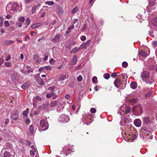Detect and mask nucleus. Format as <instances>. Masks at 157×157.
Segmentation results:
<instances>
[{"instance_id": "nucleus-45", "label": "nucleus", "mask_w": 157, "mask_h": 157, "mask_svg": "<svg viewBox=\"0 0 157 157\" xmlns=\"http://www.w3.org/2000/svg\"><path fill=\"white\" fill-rule=\"evenodd\" d=\"M15 30V29L13 26L10 27L8 29V30L10 31H13L14 30Z\"/></svg>"}, {"instance_id": "nucleus-2", "label": "nucleus", "mask_w": 157, "mask_h": 157, "mask_svg": "<svg viewBox=\"0 0 157 157\" xmlns=\"http://www.w3.org/2000/svg\"><path fill=\"white\" fill-rule=\"evenodd\" d=\"M40 125L41 128V129L42 131H44L48 128V124L44 120H42L40 121Z\"/></svg>"}, {"instance_id": "nucleus-17", "label": "nucleus", "mask_w": 157, "mask_h": 157, "mask_svg": "<svg viewBox=\"0 0 157 157\" xmlns=\"http://www.w3.org/2000/svg\"><path fill=\"white\" fill-rule=\"evenodd\" d=\"M33 58L36 63H39L40 62L41 59L38 58V56L37 55H34Z\"/></svg>"}, {"instance_id": "nucleus-12", "label": "nucleus", "mask_w": 157, "mask_h": 157, "mask_svg": "<svg viewBox=\"0 0 157 157\" xmlns=\"http://www.w3.org/2000/svg\"><path fill=\"white\" fill-rule=\"evenodd\" d=\"M61 36L60 35H57L54 38L52 39V41L54 42H57L59 41Z\"/></svg>"}, {"instance_id": "nucleus-23", "label": "nucleus", "mask_w": 157, "mask_h": 157, "mask_svg": "<svg viewBox=\"0 0 157 157\" xmlns=\"http://www.w3.org/2000/svg\"><path fill=\"white\" fill-rule=\"evenodd\" d=\"M57 103V101L56 100V101H53L51 102V103H50V106L51 107H54L56 105Z\"/></svg>"}, {"instance_id": "nucleus-62", "label": "nucleus", "mask_w": 157, "mask_h": 157, "mask_svg": "<svg viewBox=\"0 0 157 157\" xmlns=\"http://www.w3.org/2000/svg\"><path fill=\"white\" fill-rule=\"evenodd\" d=\"M35 151H33L30 150V154H32L33 156H34L35 154L34 153Z\"/></svg>"}, {"instance_id": "nucleus-57", "label": "nucleus", "mask_w": 157, "mask_h": 157, "mask_svg": "<svg viewBox=\"0 0 157 157\" xmlns=\"http://www.w3.org/2000/svg\"><path fill=\"white\" fill-rule=\"evenodd\" d=\"M30 122V120L28 119H27L25 120V123L28 125L29 124Z\"/></svg>"}, {"instance_id": "nucleus-13", "label": "nucleus", "mask_w": 157, "mask_h": 157, "mask_svg": "<svg viewBox=\"0 0 157 157\" xmlns=\"http://www.w3.org/2000/svg\"><path fill=\"white\" fill-rule=\"evenodd\" d=\"M130 86L132 89H135L137 88V84L136 82H132L131 83Z\"/></svg>"}, {"instance_id": "nucleus-43", "label": "nucleus", "mask_w": 157, "mask_h": 157, "mask_svg": "<svg viewBox=\"0 0 157 157\" xmlns=\"http://www.w3.org/2000/svg\"><path fill=\"white\" fill-rule=\"evenodd\" d=\"M90 112L92 113H95L96 112V110L95 108H91L90 109Z\"/></svg>"}, {"instance_id": "nucleus-6", "label": "nucleus", "mask_w": 157, "mask_h": 157, "mask_svg": "<svg viewBox=\"0 0 157 157\" xmlns=\"http://www.w3.org/2000/svg\"><path fill=\"white\" fill-rule=\"evenodd\" d=\"M141 77L144 81L146 80L147 79L150 77L148 72L146 71H144L142 74Z\"/></svg>"}, {"instance_id": "nucleus-34", "label": "nucleus", "mask_w": 157, "mask_h": 157, "mask_svg": "<svg viewBox=\"0 0 157 157\" xmlns=\"http://www.w3.org/2000/svg\"><path fill=\"white\" fill-rule=\"evenodd\" d=\"M5 65L6 67H9L11 66L12 64L11 63L6 62L5 63Z\"/></svg>"}, {"instance_id": "nucleus-26", "label": "nucleus", "mask_w": 157, "mask_h": 157, "mask_svg": "<svg viewBox=\"0 0 157 157\" xmlns=\"http://www.w3.org/2000/svg\"><path fill=\"white\" fill-rule=\"evenodd\" d=\"M152 23L155 26H157V18H155L152 21Z\"/></svg>"}, {"instance_id": "nucleus-55", "label": "nucleus", "mask_w": 157, "mask_h": 157, "mask_svg": "<svg viewBox=\"0 0 157 157\" xmlns=\"http://www.w3.org/2000/svg\"><path fill=\"white\" fill-rule=\"evenodd\" d=\"M4 59L2 58H0V66H1L3 63Z\"/></svg>"}, {"instance_id": "nucleus-14", "label": "nucleus", "mask_w": 157, "mask_h": 157, "mask_svg": "<svg viewBox=\"0 0 157 157\" xmlns=\"http://www.w3.org/2000/svg\"><path fill=\"white\" fill-rule=\"evenodd\" d=\"M29 85V82H25L21 85V87L23 89H25L27 88Z\"/></svg>"}, {"instance_id": "nucleus-32", "label": "nucleus", "mask_w": 157, "mask_h": 157, "mask_svg": "<svg viewBox=\"0 0 157 157\" xmlns=\"http://www.w3.org/2000/svg\"><path fill=\"white\" fill-rule=\"evenodd\" d=\"M104 78L107 79H108L110 77V75L109 74L107 73L105 74L104 75Z\"/></svg>"}, {"instance_id": "nucleus-22", "label": "nucleus", "mask_w": 157, "mask_h": 157, "mask_svg": "<svg viewBox=\"0 0 157 157\" xmlns=\"http://www.w3.org/2000/svg\"><path fill=\"white\" fill-rule=\"evenodd\" d=\"M3 154V156L4 157H11V155L10 153L8 151L5 152Z\"/></svg>"}, {"instance_id": "nucleus-31", "label": "nucleus", "mask_w": 157, "mask_h": 157, "mask_svg": "<svg viewBox=\"0 0 157 157\" xmlns=\"http://www.w3.org/2000/svg\"><path fill=\"white\" fill-rule=\"evenodd\" d=\"M155 2V0H149V5L151 6H153Z\"/></svg>"}, {"instance_id": "nucleus-8", "label": "nucleus", "mask_w": 157, "mask_h": 157, "mask_svg": "<svg viewBox=\"0 0 157 157\" xmlns=\"http://www.w3.org/2000/svg\"><path fill=\"white\" fill-rule=\"evenodd\" d=\"M121 84L120 79L118 78H117L115 80L114 82V84L115 86L117 88H119L121 86L120 85Z\"/></svg>"}, {"instance_id": "nucleus-5", "label": "nucleus", "mask_w": 157, "mask_h": 157, "mask_svg": "<svg viewBox=\"0 0 157 157\" xmlns=\"http://www.w3.org/2000/svg\"><path fill=\"white\" fill-rule=\"evenodd\" d=\"M17 9H18V7L16 5H12L11 3L8 4L6 7V10H17Z\"/></svg>"}, {"instance_id": "nucleus-42", "label": "nucleus", "mask_w": 157, "mask_h": 157, "mask_svg": "<svg viewBox=\"0 0 157 157\" xmlns=\"http://www.w3.org/2000/svg\"><path fill=\"white\" fill-rule=\"evenodd\" d=\"M73 23L74 24H76V25L75 26L76 27L77 25L78 24V20L76 19H74L73 20Z\"/></svg>"}, {"instance_id": "nucleus-4", "label": "nucleus", "mask_w": 157, "mask_h": 157, "mask_svg": "<svg viewBox=\"0 0 157 157\" xmlns=\"http://www.w3.org/2000/svg\"><path fill=\"white\" fill-rule=\"evenodd\" d=\"M20 78V75L16 73L13 74L11 76V79L14 82H18Z\"/></svg>"}, {"instance_id": "nucleus-59", "label": "nucleus", "mask_w": 157, "mask_h": 157, "mask_svg": "<svg viewBox=\"0 0 157 157\" xmlns=\"http://www.w3.org/2000/svg\"><path fill=\"white\" fill-rule=\"evenodd\" d=\"M26 145L29 146L31 145V143L28 140L26 141Z\"/></svg>"}, {"instance_id": "nucleus-40", "label": "nucleus", "mask_w": 157, "mask_h": 157, "mask_svg": "<svg viewBox=\"0 0 157 157\" xmlns=\"http://www.w3.org/2000/svg\"><path fill=\"white\" fill-rule=\"evenodd\" d=\"M46 3L49 5H52L54 4V2L52 1H47L46 2Z\"/></svg>"}, {"instance_id": "nucleus-48", "label": "nucleus", "mask_w": 157, "mask_h": 157, "mask_svg": "<svg viewBox=\"0 0 157 157\" xmlns=\"http://www.w3.org/2000/svg\"><path fill=\"white\" fill-rule=\"evenodd\" d=\"M137 100L136 98H133L130 101L132 103H135L136 102Z\"/></svg>"}, {"instance_id": "nucleus-53", "label": "nucleus", "mask_w": 157, "mask_h": 157, "mask_svg": "<svg viewBox=\"0 0 157 157\" xmlns=\"http://www.w3.org/2000/svg\"><path fill=\"white\" fill-rule=\"evenodd\" d=\"M16 24L18 27H21L22 26V23L21 22H17L16 23Z\"/></svg>"}, {"instance_id": "nucleus-25", "label": "nucleus", "mask_w": 157, "mask_h": 157, "mask_svg": "<svg viewBox=\"0 0 157 157\" xmlns=\"http://www.w3.org/2000/svg\"><path fill=\"white\" fill-rule=\"evenodd\" d=\"M53 94H54V93L53 92H51L50 93L47 94L46 96L47 98H50L52 97Z\"/></svg>"}, {"instance_id": "nucleus-58", "label": "nucleus", "mask_w": 157, "mask_h": 157, "mask_svg": "<svg viewBox=\"0 0 157 157\" xmlns=\"http://www.w3.org/2000/svg\"><path fill=\"white\" fill-rule=\"evenodd\" d=\"M137 108L138 109L140 110V113H142L143 111L142 107L140 106H139L137 107Z\"/></svg>"}, {"instance_id": "nucleus-64", "label": "nucleus", "mask_w": 157, "mask_h": 157, "mask_svg": "<svg viewBox=\"0 0 157 157\" xmlns=\"http://www.w3.org/2000/svg\"><path fill=\"white\" fill-rule=\"evenodd\" d=\"M31 149L33 150V151L35 152H36V149L35 148L34 146L33 145H32L31 147Z\"/></svg>"}, {"instance_id": "nucleus-36", "label": "nucleus", "mask_w": 157, "mask_h": 157, "mask_svg": "<svg viewBox=\"0 0 157 157\" xmlns=\"http://www.w3.org/2000/svg\"><path fill=\"white\" fill-rule=\"evenodd\" d=\"M30 23V20L29 19L27 18L25 21V24L27 26Z\"/></svg>"}, {"instance_id": "nucleus-30", "label": "nucleus", "mask_w": 157, "mask_h": 157, "mask_svg": "<svg viewBox=\"0 0 157 157\" xmlns=\"http://www.w3.org/2000/svg\"><path fill=\"white\" fill-rule=\"evenodd\" d=\"M87 47V46L86 45V44L85 43H83L80 46L79 48V49H83V48H86Z\"/></svg>"}, {"instance_id": "nucleus-39", "label": "nucleus", "mask_w": 157, "mask_h": 157, "mask_svg": "<svg viewBox=\"0 0 157 157\" xmlns=\"http://www.w3.org/2000/svg\"><path fill=\"white\" fill-rule=\"evenodd\" d=\"M152 91H151L150 92H148L147 93V94L145 95V96L146 97H150L152 94Z\"/></svg>"}, {"instance_id": "nucleus-11", "label": "nucleus", "mask_w": 157, "mask_h": 157, "mask_svg": "<svg viewBox=\"0 0 157 157\" xmlns=\"http://www.w3.org/2000/svg\"><path fill=\"white\" fill-rule=\"evenodd\" d=\"M128 137V141L129 142H132L136 138V135L135 134H132L131 135H129Z\"/></svg>"}, {"instance_id": "nucleus-24", "label": "nucleus", "mask_w": 157, "mask_h": 157, "mask_svg": "<svg viewBox=\"0 0 157 157\" xmlns=\"http://www.w3.org/2000/svg\"><path fill=\"white\" fill-rule=\"evenodd\" d=\"M29 112V108H27L25 110L23 111L22 113V114L25 116L26 117L27 116V114Z\"/></svg>"}, {"instance_id": "nucleus-35", "label": "nucleus", "mask_w": 157, "mask_h": 157, "mask_svg": "<svg viewBox=\"0 0 157 157\" xmlns=\"http://www.w3.org/2000/svg\"><path fill=\"white\" fill-rule=\"evenodd\" d=\"M4 25L6 27H9L10 26V24L9 22V21H6L4 22Z\"/></svg>"}, {"instance_id": "nucleus-38", "label": "nucleus", "mask_w": 157, "mask_h": 157, "mask_svg": "<svg viewBox=\"0 0 157 157\" xmlns=\"http://www.w3.org/2000/svg\"><path fill=\"white\" fill-rule=\"evenodd\" d=\"M29 131L31 133H32L33 132V126L32 125H31L30 126Z\"/></svg>"}, {"instance_id": "nucleus-28", "label": "nucleus", "mask_w": 157, "mask_h": 157, "mask_svg": "<svg viewBox=\"0 0 157 157\" xmlns=\"http://www.w3.org/2000/svg\"><path fill=\"white\" fill-rule=\"evenodd\" d=\"M18 20L20 22L23 23L24 22L25 19L24 17L20 16L19 17Z\"/></svg>"}, {"instance_id": "nucleus-52", "label": "nucleus", "mask_w": 157, "mask_h": 157, "mask_svg": "<svg viewBox=\"0 0 157 157\" xmlns=\"http://www.w3.org/2000/svg\"><path fill=\"white\" fill-rule=\"evenodd\" d=\"M13 41L12 40H7L5 41V43L7 44L12 43Z\"/></svg>"}, {"instance_id": "nucleus-49", "label": "nucleus", "mask_w": 157, "mask_h": 157, "mask_svg": "<svg viewBox=\"0 0 157 157\" xmlns=\"http://www.w3.org/2000/svg\"><path fill=\"white\" fill-rule=\"evenodd\" d=\"M66 78V75H62L61 76L60 78V80L61 81L63 80Z\"/></svg>"}, {"instance_id": "nucleus-19", "label": "nucleus", "mask_w": 157, "mask_h": 157, "mask_svg": "<svg viewBox=\"0 0 157 157\" xmlns=\"http://www.w3.org/2000/svg\"><path fill=\"white\" fill-rule=\"evenodd\" d=\"M139 54L143 57H147V53L142 50L141 51L139 52Z\"/></svg>"}, {"instance_id": "nucleus-51", "label": "nucleus", "mask_w": 157, "mask_h": 157, "mask_svg": "<svg viewBox=\"0 0 157 157\" xmlns=\"http://www.w3.org/2000/svg\"><path fill=\"white\" fill-rule=\"evenodd\" d=\"M86 39V37L85 36L83 35L81 37V40L82 41H85Z\"/></svg>"}, {"instance_id": "nucleus-37", "label": "nucleus", "mask_w": 157, "mask_h": 157, "mask_svg": "<svg viewBox=\"0 0 157 157\" xmlns=\"http://www.w3.org/2000/svg\"><path fill=\"white\" fill-rule=\"evenodd\" d=\"M128 63L126 62H124L122 63V66L124 68L128 66Z\"/></svg>"}, {"instance_id": "nucleus-10", "label": "nucleus", "mask_w": 157, "mask_h": 157, "mask_svg": "<svg viewBox=\"0 0 157 157\" xmlns=\"http://www.w3.org/2000/svg\"><path fill=\"white\" fill-rule=\"evenodd\" d=\"M18 117V114L16 112L14 111L12 113L11 117L12 119L16 120Z\"/></svg>"}, {"instance_id": "nucleus-56", "label": "nucleus", "mask_w": 157, "mask_h": 157, "mask_svg": "<svg viewBox=\"0 0 157 157\" xmlns=\"http://www.w3.org/2000/svg\"><path fill=\"white\" fill-rule=\"evenodd\" d=\"M35 99L40 101L41 100V98L38 95L35 97Z\"/></svg>"}, {"instance_id": "nucleus-16", "label": "nucleus", "mask_w": 157, "mask_h": 157, "mask_svg": "<svg viewBox=\"0 0 157 157\" xmlns=\"http://www.w3.org/2000/svg\"><path fill=\"white\" fill-rule=\"evenodd\" d=\"M77 60V56L76 55L74 56L72 59V65H74L76 64Z\"/></svg>"}, {"instance_id": "nucleus-47", "label": "nucleus", "mask_w": 157, "mask_h": 157, "mask_svg": "<svg viewBox=\"0 0 157 157\" xmlns=\"http://www.w3.org/2000/svg\"><path fill=\"white\" fill-rule=\"evenodd\" d=\"M49 63H51V64L53 65L54 64V63H55V60L53 58H52L49 60Z\"/></svg>"}, {"instance_id": "nucleus-44", "label": "nucleus", "mask_w": 157, "mask_h": 157, "mask_svg": "<svg viewBox=\"0 0 157 157\" xmlns=\"http://www.w3.org/2000/svg\"><path fill=\"white\" fill-rule=\"evenodd\" d=\"M11 58V56L10 54H9L6 58V61H8Z\"/></svg>"}, {"instance_id": "nucleus-61", "label": "nucleus", "mask_w": 157, "mask_h": 157, "mask_svg": "<svg viewBox=\"0 0 157 157\" xmlns=\"http://www.w3.org/2000/svg\"><path fill=\"white\" fill-rule=\"evenodd\" d=\"M86 24H85L84 25L82 29V31H84V30H85L86 29Z\"/></svg>"}, {"instance_id": "nucleus-27", "label": "nucleus", "mask_w": 157, "mask_h": 157, "mask_svg": "<svg viewBox=\"0 0 157 157\" xmlns=\"http://www.w3.org/2000/svg\"><path fill=\"white\" fill-rule=\"evenodd\" d=\"M131 108H130L129 106H127L125 108V114H127L130 113L131 112Z\"/></svg>"}, {"instance_id": "nucleus-18", "label": "nucleus", "mask_w": 157, "mask_h": 157, "mask_svg": "<svg viewBox=\"0 0 157 157\" xmlns=\"http://www.w3.org/2000/svg\"><path fill=\"white\" fill-rule=\"evenodd\" d=\"M37 82L40 85L43 86L44 84V82L41 78H38Z\"/></svg>"}, {"instance_id": "nucleus-33", "label": "nucleus", "mask_w": 157, "mask_h": 157, "mask_svg": "<svg viewBox=\"0 0 157 157\" xmlns=\"http://www.w3.org/2000/svg\"><path fill=\"white\" fill-rule=\"evenodd\" d=\"M55 89V86H52L49 87L48 89V90H51L53 92H54Z\"/></svg>"}, {"instance_id": "nucleus-15", "label": "nucleus", "mask_w": 157, "mask_h": 157, "mask_svg": "<svg viewBox=\"0 0 157 157\" xmlns=\"http://www.w3.org/2000/svg\"><path fill=\"white\" fill-rule=\"evenodd\" d=\"M146 84H151L152 83H154V80L152 79L151 77L148 78L146 80H145Z\"/></svg>"}, {"instance_id": "nucleus-9", "label": "nucleus", "mask_w": 157, "mask_h": 157, "mask_svg": "<svg viewBox=\"0 0 157 157\" xmlns=\"http://www.w3.org/2000/svg\"><path fill=\"white\" fill-rule=\"evenodd\" d=\"M134 123L136 126L139 127L141 126L142 122L140 119H137L134 121Z\"/></svg>"}, {"instance_id": "nucleus-60", "label": "nucleus", "mask_w": 157, "mask_h": 157, "mask_svg": "<svg viewBox=\"0 0 157 157\" xmlns=\"http://www.w3.org/2000/svg\"><path fill=\"white\" fill-rule=\"evenodd\" d=\"M57 98V96L54 93V94L52 96V98L54 100L56 99Z\"/></svg>"}, {"instance_id": "nucleus-20", "label": "nucleus", "mask_w": 157, "mask_h": 157, "mask_svg": "<svg viewBox=\"0 0 157 157\" xmlns=\"http://www.w3.org/2000/svg\"><path fill=\"white\" fill-rule=\"evenodd\" d=\"M41 25V24L40 23H37L36 24H33L31 26V28L32 29H35Z\"/></svg>"}, {"instance_id": "nucleus-3", "label": "nucleus", "mask_w": 157, "mask_h": 157, "mask_svg": "<svg viewBox=\"0 0 157 157\" xmlns=\"http://www.w3.org/2000/svg\"><path fill=\"white\" fill-rule=\"evenodd\" d=\"M141 129L142 130H144L146 132H149L150 133H151V132L154 131L156 129L155 125H153V126L151 127L150 126H146V127H142Z\"/></svg>"}, {"instance_id": "nucleus-50", "label": "nucleus", "mask_w": 157, "mask_h": 157, "mask_svg": "<svg viewBox=\"0 0 157 157\" xmlns=\"http://www.w3.org/2000/svg\"><path fill=\"white\" fill-rule=\"evenodd\" d=\"M48 55L47 53L45 54V57H44V61H46L48 60Z\"/></svg>"}, {"instance_id": "nucleus-21", "label": "nucleus", "mask_w": 157, "mask_h": 157, "mask_svg": "<svg viewBox=\"0 0 157 157\" xmlns=\"http://www.w3.org/2000/svg\"><path fill=\"white\" fill-rule=\"evenodd\" d=\"M146 138L147 140L149 142L150 140L152 139L153 138V136L149 133H147V135L146 136Z\"/></svg>"}, {"instance_id": "nucleus-46", "label": "nucleus", "mask_w": 157, "mask_h": 157, "mask_svg": "<svg viewBox=\"0 0 157 157\" xmlns=\"http://www.w3.org/2000/svg\"><path fill=\"white\" fill-rule=\"evenodd\" d=\"M97 80V77L95 76H94V77H93L92 79V81L93 82H96Z\"/></svg>"}, {"instance_id": "nucleus-63", "label": "nucleus", "mask_w": 157, "mask_h": 157, "mask_svg": "<svg viewBox=\"0 0 157 157\" xmlns=\"http://www.w3.org/2000/svg\"><path fill=\"white\" fill-rule=\"evenodd\" d=\"M99 87L98 86H96L94 88V90L96 91H98V88Z\"/></svg>"}, {"instance_id": "nucleus-54", "label": "nucleus", "mask_w": 157, "mask_h": 157, "mask_svg": "<svg viewBox=\"0 0 157 157\" xmlns=\"http://www.w3.org/2000/svg\"><path fill=\"white\" fill-rule=\"evenodd\" d=\"M111 77L113 78H115L117 76V73L116 72H114L112 74Z\"/></svg>"}, {"instance_id": "nucleus-7", "label": "nucleus", "mask_w": 157, "mask_h": 157, "mask_svg": "<svg viewBox=\"0 0 157 157\" xmlns=\"http://www.w3.org/2000/svg\"><path fill=\"white\" fill-rule=\"evenodd\" d=\"M61 121L63 122H67L69 121V117L68 115L62 114L61 116Z\"/></svg>"}, {"instance_id": "nucleus-29", "label": "nucleus", "mask_w": 157, "mask_h": 157, "mask_svg": "<svg viewBox=\"0 0 157 157\" xmlns=\"http://www.w3.org/2000/svg\"><path fill=\"white\" fill-rule=\"evenodd\" d=\"M80 49L79 48L76 47L72 49V50L71 51V53H75L77 52Z\"/></svg>"}, {"instance_id": "nucleus-41", "label": "nucleus", "mask_w": 157, "mask_h": 157, "mask_svg": "<svg viewBox=\"0 0 157 157\" xmlns=\"http://www.w3.org/2000/svg\"><path fill=\"white\" fill-rule=\"evenodd\" d=\"M82 79V77L81 75H79L77 78L78 81L81 82Z\"/></svg>"}, {"instance_id": "nucleus-1", "label": "nucleus", "mask_w": 157, "mask_h": 157, "mask_svg": "<svg viewBox=\"0 0 157 157\" xmlns=\"http://www.w3.org/2000/svg\"><path fill=\"white\" fill-rule=\"evenodd\" d=\"M143 123L147 124L148 126L151 127H153V125H155V124L153 123L152 121H151L150 119V118L148 117H145L144 118L143 120Z\"/></svg>"}]
</instances>
